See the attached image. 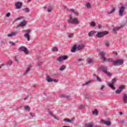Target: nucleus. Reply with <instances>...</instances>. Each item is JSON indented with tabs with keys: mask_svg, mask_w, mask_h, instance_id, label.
<instances>
[{
	"mask_svg": "<svg viewBox=\"0 0 127 127\" xmlns=\"http://www.w3.org/2000/svg\"><path fill=\"white\" fill-rule=\"evenodd\" d=\"M68 23H71V24H79V20L77 18H73L72 15H70L69 17V20H67Z\"/></svg>",
	"mask_w": 127,
	"mask_h": 127,
	"instance_id": "nucleus-1",
	"label": "nucleus"
},
{
	"mask_svg": "<svg viewBox=\"0 0 127 127\" xmlns=\"http://www.w3.org/2000/svg\"><path fill=\"white\" fill-rule=\"evenodd\" d=\"M108 34H109V31H104L97 32L96 36L97 38H102V37H104V36H106V35H108Z\"/></svg>",
	"mask_w": 127,
	"mask_h": 127,
	"instance_id": "nucleus-2",
	"label": "nucleus"
},
{
	"mask_svg": "<svg viewBox=\"0 0 127 127\" xmlns=\"http://www.w3.org/2000/svg\"><path fill=\"white\" fill-rule=\"evenodd\" d=\"M100 53H101V56L102 58V59H103V61H107V62H110L111 63H112V65L114 64V60H113L112 59H107L105 57V53L104 52H100Z\"/></svg>",
	"mask_w": 127,
	"mask_h": 127,
	"instance_id": "nucleus-3",
	"label": "nucleus"
},
{
	"mask_svg": "<svg viewBox=\"0 0 127 127\" xmlns=\"http://www.w3.org/2000/svg\"><path fill=\"white\" fill-rule=\"evenodd\" d=\"M127 26V24L124 23L121 25L119 27H115L113 28L112 32H113V33H114L115 34H117V31H119L120 29H122V28H123V27H125V26Z\"/></svg>",
	"mask_w": 127,
	"mask_h": 127,
	"instance_id": "nucleus-4",
	"label": "nucleus"
},
{
	"mask_svg": "<svg viewBox=\"0 0 127 127\" xmlns=\"http://www.w3.org/2000/svg\"><path fill=\"white\" fill-rule=\"evenodd\" d=\"M23 32L26 33V34L24 35V36L25 38H27L28 41H29V40H30V35L29 34H30L31 31L29 29L24 30H23Z\"/></svg>",
	"mask_w": 127,
	"mask_h": 127,
	"instance_id": "nucleus-5",
	"label": "nucleus"
},
{
	"mask_svg": "<svg viewBox=\"0 0 127 127\" xmlns=\"http://www.w3.org/2000/svg\"><path fill=\"white\" fill-rule=\"evenodd\" d=\"M124 64V60L121 59H117L113 62L114 66H121Z\"/></svg>",
	"mask_w": 127,
	"mask_h": 127,
	"instance_id": "nucleus-6",
	"label": "nucleus"
},
{
	"mask_svg": "<svg viewBox=\"0 0 127 127\" xmlns=\"http://www.w3.org/2000/svg\"><path fill=\"white\" fill-rule=\"evenodd\" d=\"M116 82H117V78H114L112 80L111 83H108L110 88H111V89L112 90H116V87L114 85Z\"/></svg>",
	"mask_w": 127,
	"mask_h": 127,
	"instance_id": "nucleus-7",
	"label": "nucleus"
},
{
	"mask_svg": "<svg viewBox=\"0 0 127 127\" xmlns=\"http://www.w3.org/2000/svg\"><path fill=\"white\" fill-rule=\"evenodd\" d=\"M19 51H23V52H24L25 54L28 55L29 54V51L27 50V48L24 46H21L18 49Z\"/></svg>",
	"mask_w": 127,
	"mask_h": 127,
	"instance_id": "nucleus-8",
	"label": "nucleus"
},
{
	"mask_svg": "<svg viewBox=\"0 0 127 127\" xmlns=\"http://www.w3.org/2000/svg\"><path fill=\"white\" fill-rule=\"evenodd\" d=\"M125 9L126 7H125V6L122 5L121 6L119 11V14L120 16H123V15H124V12H125Z\"/></svg>",
	"mask_w": 127,
	"mask_h": 127,
	"instance_id": "nucleus-9",
	"label": "nucleus"
},
{
	"mask_svg": "<svg viewBox=\"0 0 127 127\" xmlns=\"http://www.w3.org/2000/svg\"><path fill=\"white\" fill-rule=\"evenodd\" d=\"M67 59H68V56L65 55L60 57L57 60V61H59V62H62V61L67 60Z\"/></svg>",
	"mask_w": 127,
	"mask_h": 127,
	"instance_id": "nucleus-10",
	"label": "nucleus"
},
{
	"mask_svg": "<svg viewBox=\"0 0 127 127\" xmlns=\"http://www.w3.org/2000/svg\"><path fill=\"white\" fill-rule=\"evenodd\" d=\"M99 71L100 72H103L105 74L108 72V67L107 66H101L99 68Z\"/></svg>",
	"mask_w": 127,
	"mask_h": 127,
	"instance_id": "nucleus-11",
	"label": "nucleus"
},
{
	"mask_svg": "<svg viewBox=\"0 0 127 127\" xmlns=\"http://www.w3.org/2000/svg\"><path fill=\"white\" fill-rule=\"evenodd\" d=\"M101 123H102L103 125L107 126V127H110L111 125V121H110L101 120Z\"/></svg>",
	"mask_w": 127,
	"mask_h": 127,
	"instance_id": "nucleus-12",
	"label": "nucleus"
},
{
	"mask_svg": "<svg viewBox=\"0 0 127 127\" xmlns=\"http://www.w3.org/2000/svg\"><path fill=\"white\" fill-rule=\"evenodd\" d=\"M15 5L16 9H19L20 8H21V7L22 6V3L18 1L15 3Z\"/></svg>",
	"mask_w": 127,
	"mask_h": 127,
	"instance_id": "nucleus-13",
	"label": "nucleus"
},
{
	"mask_svg": "<svg viewBox=\"0 0 127 127\" xmlns=\"http://www.w3.org/2000/svg\"><path fill=\"white\" fill-rule=\"evenodd\" d=\"M122 101L124 104H127V94H124L122 97Z\"/></svg>",
	"mask_w": 127,
	"mask_h": 127,
	"instance_id": "nucleus-14",
	"label": "nucleus"
},
{
	"mask_svg": "<svg viewBox=\"0 0 127 127\" xmlns=\"http://www.w3.org/2000/svg\"><path fill=\"white\" fill-rule=\"evenodd\" d=\"M18 33L17 31L12 32L11 33L8 34L7 36L8 37H12V36H15Z\"/></svg>",
	"mask_w": 127,
	"mask_h": 127,
	"instance_id": "nucleus-15",
	"label": "nucleus"
},
{
	"mask_svg": "<svg viewBox=\"0 0 127 127\" xmlns=\"http://www.w3.org/2000/svg\"><path fill=\"white\" fill-rule=\"evenodd\" d=\"M25 25H26V21L24 20L17 26V28H18V27H23V26H25Z\"/></svg>",
	"mask_w": 127,
	"mask_h": 127,
	"instance_id": "nucleus-16",
	"label": "nucleus"
},
{
	"mask_svg": "<svg viewBox=\"0 0 127 127\" xmlns=\"http://www.w3.org/2000/svg\"><path fill=\"white\" fill-rule=\"evenodd\" d=\"M60 98H64L66 100H72L71 98H70V96L66 95V94H62L60 96Z\"/></svg>",
	"mask_w": 127,
	"mask_h": 127,
	"instance_id": "nucleus-17",
	"label": "nucleus"
},
{
	"mask_svg": "<svg viewBox=\"0 0 127 127\" xmlns=\"http://www.w3.org/2000/svg\"><path fill=\"white\" fill-rule=\"evenodd\" d=\"M86 62L87 64H90V65H92L93 63L95 62V61H94V59H88V60H86Z\"/></svg>",
	"mask_w": 127,
	"mask_h": 127,
	"instance_id": "nucleus-18",
	"label": "nucleus"
},
{
	"mask_svg": "<svg viewBox=\"0 0 127 127\" xmlns=\"http://www.w3.org/2000/svg\"><path fill=\"white\" fill-rule=\"evenodd\" d=\"M76 50H77V45L75 44L71 48V52L75 53V52H76Z\"/></svg>",
	"mask_w": 127,
	"mask_h": 127,
	"instance_id": "nucleus-19",
	"label": "nucleus"
},
{
	"mask_svg": "<svg viewBox=\"0 0 127 127\" xmlns=\"http://www.w3.org/2000/svg\"><path fill=\"white\" fill-rule=\"evenodd\" d=\"M95 33H97V32L96 31H90L88 33V36H89V37H92V36H93V35H94Z\"/></svg>",
	"mask_w": 127,
	"mask_h": 127,
	"instance_id": "nucleus-20",
	"label": "nucleus"
},
{
	"mask_svg": "<svg viewBox=\"0 0 127 127\" xmlns=\"http://www.w3.org/2000/svg\"><path fill=\"white\" fill-rule=\"evenodd\" d=\"M84 46L82 45L80 46V45H77V51H79V50H81V49H83L84 48Z\"/></svg>",
	"mask_w": 127,
	"mask_h": 127,
	"instance_id": "nucleus-21",
	"label": "nucleus"
},
{
	"mask_svg": "<svg viewBox=\"0 0 127 127\" xmlns=\"http://www.w3.org/2000/svg\"><path fill=\"white\" fill-rule=\"evenodd\" d=\"M46 80L48 83H51V82H53V79L50 78L49 76H47Z\"/></svg>",
	"mask_w": 127,
	"mask_h": 127,
	"instance_id": "nucleus-22",
	"label": "nucleus"
},
{
	"mask_svg": "<svg viewBox=\"0 0 127 127\" xmlns=\"http://www.w3.org/2000/svg\"><path fill=\"white\" fill-rule=\"evenodd\" d=\"M69 10L70 11H71V12H74V14L76 15V16H79V13H78V12L75 11V10H74L73 9H70Z\"/></svg>",
	"mask_w": 127,
	"mask_h": 127,
	"instance_id": "nucleus-23",
	"label": "nucleus"
},
{
	"mask_svg": "<svg viewBox=\"0 0 127 127\" xmlns=\"http://www.w3.org/2000/svg\"><path fill=\"white\" fill-rule=\"evenodd\" d=\"M6 66H11L12 65V61H9L5 64Z\"/></svg>",
	"mask_w": 127,
	"mask_h": 127,
	"instance_id": "nucleus-24",
	"label": "nucleus"
},
{
	"mask_svg": "<svg viewBox=\"0 0 127 127\" xmlns=\"http://www.w3.org/2000/svg\"><path fill=\"white\" fill-rule=\"evenodd\" d=\"M98 114L99 111L97 109H95L94 111H92V114L94 116H98Z\"/></svg>",
	"mask_w": 127,
	"mask_h": 127,
	"instance_id": "nucleus-25",
	"label": "nucleus"
},
{
	"mask_svg": "<svg viewBox=\"0 0 127 127\" xmlns=\"http://www.w3.org/2000/svg\"><path fill=\"white\" fill-rule=\"evenodd\" d=\"M85 127H95V126H94L93 123H91L90 124L85 125Z\"/></svg>",
	"mask_w": 127,
	"mask_h": 127,
	"instance_id": "nucleus-26",
	"label": "nucleus"
},
{
	"mask_svg": "<svg viewBox=\"0 0 127 127\" xmlns=\"http://www.w3.org/2000/svg\"><path fill=\"white\" fill-rule=\"evenodd\" d=\"M116 10V7H114L112 8V10H111L110 12H108L107 13L108 14H112L113 12H115Z\"/></svg>",
	"mask_w": 127,
	"mask_h": 127,
	"instance_id": "nucleus-27",
	"label": "nucleus"
},
{
	"mask_svg": "<svg viewBox=\"0 0 127 127\" xmlns=\"http://www.w3.org/2000/svg\"><path fill=\"white\" fill-rule=\"evenodd\" d=\"M31 69V67L30 66H28L27 68V69L25 71V74H27L29 71H30V69Z\"/></svg>",
	"mask_w": 127,
	"mask_h": 127,
	"instance_id": "nucleus-28",
	"label": "nucleus"
},
{
	"mask_svg": "<svg viewBox=\"0 0 127 127\" xmlns=\"http://www.w3.org/2000/svg\"><path fill=\"white\" fill-rule=\"evenodd\" d=\"M104 43L105 45H106V46H107V47H109L110 46V43H109V41H105L104 42Z\"/></svg>",
	"mask_w": 127,
	"mask_h": 127,
	"instance_id": "nucleus-29",
	"label": "nucleus"
},
{
	"mask_svg": "<svg viewBox=\"0 0 127 127\" xmlns=\"http://www.w3.org/2000/svg\"><path fill=\"white\" fill-rule=\"evenodd\" d=\"M53 9V7H52V6H50L48 8V12H51Z\"/></svg>",
	"mask_w": 127,
	"mask_h": 127,
	"instance_id": "nucleus-30",
	"label": "nucleus"
},
{
	"mask_svg": "<svg viewBox=\"0 0 127 127\" xmlns=\"http://www.w3.org/2000/svg\"><path fill=\"white\" fill-rule=\"evenodd\" d=\"M24 108L25 110L27 111V112H29L30 111V108H29V106H25Z\"/></svg>",
	"mask_w": 127,
	"mask_h": 127,
	"instance_id": "nucleus-31",
	"label": "nucleus"
},
{
	"mask_svg": "<svg viewBox=\"0 0 127 127\" xmlns=\"http://www.w3.org/2000/svg\"><path fill=\"white\" fill-rule=\"evenodd\" d=\"M65 69H66V66H65V65H63L61 67L59 70L60 71H63V70H65Z\"/></svg>",
	"mask_w": 127,
	"mask_h": 127,
	"instance_id": "nucleus-32",
	"label": "nucleus"
},
{
	"mask_svg": "<svg viewBox=\"0 0 127 127\" xmlns=\"http://www.w3.org/2000/svg\"><path fill=\"white\" fill-rule=\"evenodd\" d=\"M80 110H84L85 109V105L83 104L79 107Z\"/></svg>",
	"mask_w": 127,
	"mask_h": 127,
	"instance_id": "nucleus-33",
	"label": "nucleus"
},
{
	"mask_svg": "<svg viewBox=\"0 0 127 127\" xmlns=\"http://www.w3.org/2000/svg\"><path fill=\"white\" fill-rule=\"evenodd\" d=\"M52 51H53V52H56V51H58V48L56 47H54L52 49Z\"/></svg>",
	"mask_w": 127,
	"mask_h": 127,
	"instance_id": "nucleus-34",
	"label": "nucleus"
},
{
	"mask_svg": "<svg viewBox=\"0 0 127 127\" xmlns=\"http://www.w3.org/2000/svg\"><path fill=\"white\" fill-rule=\"evenodd\" d=\"M23 10H24L25 12H29V11H30V9H29V8H25L23 9Z\"/></svg>",
	"mask_w": 127,
	"mask_h": 127,
	"instance_id": "nucleus-35",
	"label": "nucleus"
},
{
	"mask_svg": "<svg viewBox=\"0 0 127 127\" xmlns=\"http://www.w3.org/2000/svg\"><path fill=\"white\" fill-rule=\"evenodd\" d=\"M125 122H126V120L119 121H118V124L119 125H123V124H125Z\"/></svg>",
	"mask_w": 127,
	"mask_h": 127,
	"instance_id": "nucleus-36",
	"label": "nucleus"
},
{
	"mask_svg": "<svg viewBox=\"0 0 127 127\" xmlns=\"http://www.w3.org/2000/svg\"><path fill=\"white\" fill-rule=\"evenodd\" d=\"M119 89L120 90H121V92H122V91L123 90H124V89H125V85H121L120 86H119Z\"/></svg>",
	"mask_w": 127,
	"mask_h": 127,
	"instance_id": "nucleus-37",
	"label": "nucleus"
},
{
	"mask_svg": "<svg viewBox=\"0 0 127 127\" xmlns=\"http://www.w3.org/2000/svg\"><path fill=\"white\" fill-rule=\"evenodd\" d=\"M121 92L122 91L121 90L119 89V88L115 91L116 94H121Z\"/></svg>",
	"mask_w": 127,
	"mask_h": 127,
	"instance_id": "nucleus-38",
	"label": "nucleus"
},
{
	"mask_svg": "<svg viewBox=\"0 0 127 127\" xmlns=\"http://www.w3.org/2000/svg\"><path fill=\"white\" fill-rule=\"evenodd\" d=\"M105 74H106V75H107V76L108 77H112V73H111L110 72H108V71L105 73Z\"/></svg>",
	"mask_w": 127,
	"mask_h": 127,
	"instance_id": "nucleus-39",
	"label": "nucleus"
},
{
	"mask_svg": "<svg viewBox=\"0 0 127 127\" xmlns=\"http://www.w3.org/2000/svg\"><path fill=\"white\" fill-rule=\"evenodd\" d=\"M90 83H91L90 81H87L84 83L82 84V86H86L87 85H89L90 84Z\"/></svg>",
	"mask_w": 127,
	"mask_h": 127,
	"instance_id": "nucleus-40",
	"label": "nucleus"
},
{
	"mask_svg": "<svg viewBox=\"0 0 127 127\" xmlns=\"http://www.w3.org/2000/svg\"><path fill=\"white\" fill-rule=\"evenodd\" d=\"M96 80L98 82H102V79H101L99 76L96 77Z\"/></svg>",
	"mask_w": 127,
	"mask_h": 127,
	"instance_id": "nucleus-41",
	"label": "nucleus"
},
{
	"mask_svg": "<svg viewBox=\"0 0 127 127\" xmlns=\"http://www.w3.org/2000/svg\"><path fill=\"white\" fill-rule=\"evenodd\" d=\"M91 26H92L93 27H95L96 25V23L94 22H92L90 24Z\"/></svg>",
	"mask_w": 127,
	"mask_h": 127,
	"instance_id": "nucleus-42",
	"label": "nucleus"
},
{
	"mask_svg": "<svg viewBox=\"0 0 127 127\" xmlns=\"http://www.w3.org/2000/svg\"><path fill=\"white\" fill-rule=\"evenodd\" d=\"M64 122H65L66 123H70V119H64Z\"/></svg>",
	"mask_w": 127,
	"mask_h": 127,
	"instance_id": "nucleus-43",
	"label": "nucleus"
},
{
	"mask_svg": "<svg viewBox=\"0 0 127 127\" xmlns=\"http://www.w3.org/2000/svg\"><path fill=\"white\" fill-rule=\"evenodd\" d=\"M86 6L87 7V8H90V7H91V3L88 2L86 3Z\"/></svg>",
	"mask_w": 127,
	"mask_h": 127,
	"instance_id": "nucleus-44",
	"label": "nucleus"
},
{
	"mask_svg": "<svg viewBox=\"0 0 127 127\" xmlns=\"http://www.w3.org/2000/svg\"><path fill=\"white\" fill-rule=\"evenodd\" d=\"M48 114L50 115V116H51V117H52V116H53V114L52 113V112H51V111H50L49 110L48 111Z\"/></svg>",
	"mask_w": 127,
	"mask_h": 127,
	"instance_id": "nucleus-45",
	"label": "nucleus"
},
{
	"mask_svg": "<svg viewBox=\"0 0 127 127\" xmlns=\"http://www.w3.org/2000/svg\"><path fill=\"white\" fill-rule=\"evenodd\" d=\"M6 17H9L10 16V13L8 12L6 15H5Z\"/></svg>",
	"mask_w": 127,
	"mask_h": 127,
	"instance_id": "nucleus-46",
	"label": "nucleus"
},
{
	"mask_svg": "<svg viewBox=\"0 0 127 127\" xmlns=\"http://www.w3.org/2000/svg\"><path fill=\"white\" fill-rule=\"evenodd\" d=\"M102 28V25L100 24H98V29H101Z\"/></svg>",
	"mask_w": 127,
	"mask_h": 127,
	"instance_id": "nucleus-47",
	"label": "nucleus"
},
{
	"mask_svg": "<svg viewBox=\"0 0 127 127\" xmlns=\"http://www.w3.org/2000/svg\"><path fill=\"white\" fill-rule=\"evenodd\" d=\"M9 44H11L12 46H13V45H15V44H14V43L13 42H9Z\"/></svg>",
	"mask_w": 127,
	"mask_h": 127,
	"instance_id": "nucleus-48",
	"label": "nucleus"
},
{
	"mask_svg": "<svg viewBox=\"0 0 127 127\" xmlns=\"http://www.w3.org/2000/svg\"><path fill=\"white\" fill-rule=\"evenodd\" d=\"M21 19V18H17L15 19L14 21H17V20H20Z\"/></svg>",
	"mask_w": 127,
	"mask_h": 127,
	"instance_id": "nucleus-49",
	"label": "nucleus"
},
{
	"mask_svg": "<svg viewBox=\"0 0 127 127\" xmlns=\"http://www.w3.org/2000/svg\"><path fill=\"white\" fill-rule=\"evenodd\" d=\"M73 34H69V35H68V37L69 38H72V37H73Z\"/></svg>",
	"mask_w": 127,
	"mask_h": 127,
	"instance_id": "nucleus-50",
	"label": "nucleus"
},
{
	"mask_svg": "<svg viewBox=\"0 0 127 127\" xmlns=\"http://www.w3.org/2000/svg\"><path fill=\"white\" fill-rule=\"evenodd\" d=\"M52 117H53L54 119H55V120L58 121V118H57L55 116H54V115H53V116H52Z\"/></svg>",
	"mask_w": 127,
	"mask_h": 127,
	"instance_id": "nucleus-51",
	"label": "nucleus"
},
{
	"mask_svg": "<svg viewBox=\"0 0 127 127\" xmlns=\"http://www.w3.org/2000/svg\"><path fill=\"white\" fill-rule=\"evenodd\" d=\"M41 66V63H38V64H37V66H38V67H39V66Z\"/></svg>",
	"mask_w": 127,
	"mask_h": 127,
	"instance_id": "nucleus-52",
	"label": "nucleus"
},
{
	"mask_svg": "<svg viewBox=\"0 0 127 127\" xmlns=\"http://www.w3.org/2000/svg\"><path fill=\"white\" fill-rule=\"evenodd\" d=\"M83 61V59H79L78 60V62H81Z\"/></svg>",
	"mask_w": 127,
	"mask_h": 127,
	"instance_id": "nucleus-53",
	"label": "nucleus"
},
{
	"mask_svg": "<svg viewBox=\"0 0 127 127\" xmlns=\"http://www.w3.org/2000/svg\"><path fill=\"white\" fill-rule=\"evenodd\" d=\"M105 87V86L104 85H102L101 88H100V90H103V89H104V87Z\"/></svg>",
	"mask_w": 127,
	"mask_h": 127,
	"instance_id": "nucleus-54",
	"label": "nucleus"
},
{
	"mask_svg": "<svg viewBox=\"0 0 127 127\" xmlns=\"http://www.w3.org/2000/svg\"><path fill=\"white\" fill-rule=\"evenodd\" d=\"M30 116H31L33 118L34 117L32 113H30Z\"/></svg>",
	"mask_w": 127,
	"mask_h": 127,
	"instance_id": "nucleus-55",
	"label": "nucleus"
},
{
	"mask_svg": "<svg viewBox=\"0 0 127 127\" xmlns=\"http://www.w3.org/2000/svg\"><path fill=\"white\" fill-rule=\"evenodd\" d=\"M73 121H74V118H71V119L70 120V123H72V122H73Z\"/></svg>",
	"mask_w": 127,
	"mask_h": 127,
	"instance_id": "nucleus-56",
	"label": "nucleus"
},
{
	"mask_svg": "<svg viewBox=\"0 0 127 127\" xmlns=\"http://www.w3.org/2000/svg\"><path fill=\"white\" fill-rule=\"evenodd\" d=\"M30 1H31V0H27V3H29V2H30Z\"/></svg>",
	"mask_w": 127,
	"mask_h": 127,
	"instance_id": "nucleus-57",
	"label": "nucleus"
},
{
	"mask_svg": "<svg viewBox=\"0 0 127 127\" xmlns=\"http://www.w3.org/2000/svg\"><path fill=\"white\" fill-rule=\"evenodd\" d=\"M119 113H120V115L121 116H123V112H119Z\"/></svg>",
	"mask_w": 127,
	"mask_h": 127,
	"instance_id": "nucleus-58",
	"label": "nucleus"
},
{
	"mask_svg": "<svg viewBox=\"0 0 127 127\" xmlns=\"http://www.w3.org/2000/svg\"><path fill=\"white\" fill-rule=\"evenodd\" d=\"M53 81L55 82V83H57V80L56 79H53Z\"/></svg>",
	"mask_w": 127,
	"mask_h": 127,
	"instance_id": "nucleus-59",
	"label": "nucleus"
},
{
	"mask_svg": "<svg viewBox=\"0 0 127 127\" xmlns=\"http://www.w3.org/2000/svg\"><path fill=\"white\" fill-rule=\"evenodd\" d=\"M15 61L17 62L18 60L16 58V57L15 58Z\"/></svg>",
	"mask_w": 127,
	"mask_h": 127,
	"instance_id": "nucleus-60",
	"label": "nucleus"
},
{
	"mask_svg": "<svg viewBox=\"0 0 127 127\" xmlns=\"http://www.w3.org/2000/svg\"><path fill=\"white\" fill-rule=\"evenodd\" d=\"M63 7H64V9H66V6H63Z\"/></svg>",
	"mask_w": 127,
	"mask_h": 127,
	"instance_id": "nucleus-61",
	"label": "nucleus"
},
{
	"mask_svg": "<svg viewBox=\"0 0 127 127\" xmlns=\"http://www.w3.org/2000/svg\"><path fill=\"white\" fill-rule=\"evenodd\" d=\"M115 55L116 56H117L118 55V53H115Z\"/></svg>",
	"mask_w": 127,
	"mask_h": 127,
	"instance_id": "nucleus-62",
	"label": "nucleus"
},
{
	"mask_svg": "<svg viewBox=\"0 0 127 127\" xmlns=\"http://www.w3.org/2000/svg\"><path fill=\"white\" fill-rule=\"evenodd\" d=\"M44 8L45 9H46V8H47V7L44 6Z\"/></svg>",
	"mask_w": 127,
	"mask_h": 127,
	"instance_id": "nucleus-63",
	"label": "nucleus"
},
{
	"mask_svg": "<svg viewBox=\"0 0 127 127\" xmlns=\"http://www.w3.org/2000/svg\"><path fill=\"white\" fill-rule=\"evenodd\" d=\"M63 127H70V126H64Z\"/></svg>",
	"mask_w": 127,
	"mask_h": 127,
	"instance_id": "nucleus-64",
	"label": "nucleus"
}]
</instances>
